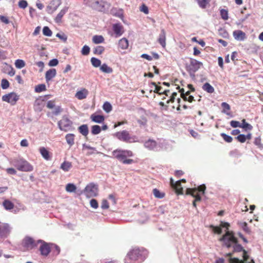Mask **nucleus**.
<instances>
[{
    "mask_svg": "<svg viewBox=\"0 0 263 263\" xmlns=\"http://www.w3.org/2000/svg\"><path fill=\"white\" fill-rule=\"evenodd\" d=\"M145 251L139 248H134L130 250L127 254L125 260L127 263H136L138 260L143 261L145 257L144 256Z\"/></svg>",
    "mask_w": 263,
    "mask_h": 263,
    "instance_id": "1",
    "label": "nucleus"
},
{
    "mask_svg": "<svg viewBox=\"0 0 263 263\" xmlns=\"http://www.w3.org/2000/svg\"><path fill=\"white\" fill-rule=\"evenodd\" d=\"M219 241H222L224 245L229 248L233 246L234 244L238 242V240L234 236V233L232 231H227L222 237L219 239Z\"/></svg>",
    "mask_w": 263,
    "mask_h": 263,
    "instance_id": "2",
    "label": "nucleus"
},
{
    "mask_svg": "<svg viewBox=\"0 0 263 263\" xmlns=\"http://www.w3.org/2000/svg\"><path fill=\"white\" fill-rule=\"evenodd\" d=\"M84 4L99 11H103L107 3L103 0H84Z\"/></svg>",
    "mask_w": 263,
    "mask_h": 263,
    "instance_id": "3",
    "label": "nucleus"
},
{
    "mask_svg": "<svg viewBox=\"0 0 263 263\" xmlns=\"http://www.w3.org/2000/svg\"><path fill=\"white\" fill-rule=\"evenodd\" d=\"M98 185L93 182L88 184L83 190V193L87 198L96 197L98 195Z\"/></svg>",
    "mask_w": 263,
    "mask_h": 263,
    "instance_id": "4",
    "label": "nucleus"
},
{
    "mask_svg": "<svg viewBox=\"0 0 263 263\" xmlns=\"http://www.w3.org/2000/svg\"><path fill=\"white\" fill-rule=\"evenodd\" d=\"M206 186L204 184L198 186L197 187L187 188L185 191V194L191 195L195 199L197 197H201V195H204Z\"/></svg>",
    "mask_w": 263,
    "mask_h": 263,
    "instance_id": "5",
    "label": "nucleus"
},
{
    "mask_svg": "<svg viewBox=\"0 0 263 263\" xmlns=\"http://www.w3.org/2000/svg\"><path fill=\"white\" fill-rule=\"evenodd\" d=\"M14 166L20 171L31 172L33 170V166L26 160L19 159L14 161Z\"/></svg>",
    "mask_w": 263,
    "mask_h": 263,
    "instance_id": "6",
    "label": "nucleus"
},
{
    "mask_svg": "<svg viewBox=\"0 0 263 263\" xmlns=\"http://www.w3.org/2000/svg\"><path fill=\"white\" fill-rule=\"evenodd\" d=\"M114 136L118 140L127 143L135 142V137L130 136L127 130H123L114 134Z\"/></svg>",
    "mask_w": 263,
    "mask_h": 263,
    "instance_id": "7",
    "label": "nucleus"
},
{
    "mask_svg": "<svg viewBox=\"0 0 263 263\" xmlns=\"http://www.w3.org/2000/svg\"><path fill=\"white\" fill-rule=\"evenodd\" d=\"M112 155L114 157L122 162L126 157H132L133 153L131 151L117 149L112 152Z\"/></svg>",
    "mask_w": 263,
    "mask_h": 263,
    "instance_id": "8",
    "label": "nucleus"
},
{
    "mask_svg": "<svg viewBox=\"0 0 263 263\" xmlns=\"http://www.w3.org/2000/svg\"><path fill=\"white\" fill-rule=\"evenodd\" d=\"M72 122L67 117L63 116L62 119L58 122V126L61 130L67 132L70 130Z\"/></svg>",
    "mask_w": 263,
    "mask_h": 263,
    "instance_id": "9",
    "label": "nucleus"
},
{
    "mask_svg": "<svg viewBox=\"0 0 263 263\" xmlns=\"http://www.w3.org/2000/svg\"><path fill=\"white\" fill-rule=\"evenodd\" d=\"M202 66V63L194 59H190L189 65L186 67L190 73H194Z\"/></svg>",
    "mask_w": 263,
    "mask_h": 263,
    "instance_id": "10",
    "label": "nucleus"
},
{
    "mask_svg": "<svg viewBox=\"0 0 263 263\" xmlns=\"http://www.w3.org/2000/svg\"><path fill=\"white\" fill-rule=\"evenodd\" d=\"M18 99L19 96L15 92H10L2 97V100L3 101L7 102L12 105H15Z\"/></svg>",
    "mask_w": 263,
    "mask_h": 263,
    "instance_id": "11",
    "label": "nucleus"
},
{
    "mask_svg": "<svg viewBox=\"0 0 263 263\" xmlns=\"http://www.w3.org/2000/svg\"><path fill=\"white\" fill-rule=\"evenodd\" d=\"M10 231L9 225L8 223H0V237H5L8 236Z\"/></svg>",
    "mask_w": 263,
    "mask_h": 263,
    "instance_id": "12",
    "label": "nucleus"
},
{
    "mask_svg": "<svg viewBox=\"0 0 263 263\" xmlns=\"http://www.w3.org/2000/svg\"><path fill=\"white\" fill-rule=\"evenodd\" d=\"M23 246L27 249H31L33 248L36 243L34 240L30 237H26L23 240Z\"/></svg>",
    "mask_w": 263,
    "mask_h": 263,
    "instance_id": "13",
    "label": "nucleus"
},
{
    "mask_svg": "<svg viewBox=\"0 0 263 263\" xmlns=\"http://www.w3.org/2000/svg\"><path fill=\"white\" fill-rule=\"evenodd\" d=\"M151 84L154 85L155 87V90L154 92L155 93H158L159 95H165L168 96L170 95V90H163L162 87L158 86L155 82H151Z\"/></svg>",
    "mask_w": 263,
    "mask_h": 263,
    "instance_id": "14",
    "label": "nucleus"
},
{
    "mask_svg": "<svg viewBox=\"0 0 263 263\" xmlns=\"http://www.w3.org/2000/svg\"><path fill=\"white\" fill-rule=\"evenodd\" d=\"M144 146L150 151H154L157 146V143L154 140L148 139L144 142Z\"/></svg>",
    "mask_w": 263,
    "mask_h": 263,
    "instance_id": "15",
    "label": "nucleus"
},
{
    "mask_svg": "<svg viewBox=\"0 0 263 263\" xmlns=\"http://www.w3.org/2000/svg\"><path fill=\"white\" fill-rule=\"evenodd\" d=\"M158 42L163 48L166 47V32L164 29L161 30V32L158 39Z\"/></svg>",
    "mask_w": 263,
    "mask_h": 263,
    "instance_id": "16",
    "label": "nucleus"
},
{
    "mask_svg": "<svg viewBox=\"0 0 263 263\" xmlns=\"http://www.w3.org/2000/svg\"><path fill=\"white\" fill-rule=\"evenodd\" d=\"M88 93V90L84 88L76 92L75 94V97L79 100H83L86 98Z\"/></svg>",
    "mask_w": 263,
    "mask_h": 263,
    "instance_id": "17",
    "label": "nucleus"
},
{
    "mask_svg": "<svg viewBox=\"0 0 263 263\" xmlns=\"http://www.w3.org/2000/svg\"><path fill=\"white\" fill-rule=\"evenodd\" d=\"M40 251L42 255L47 256L50 252V247L47 243H43L40 247Z\"/></svg>",
    "mask_w": 263,
    "mask_h": 263,
    "instance_id": "18",
    "label": "nucleus"
},
{
    "mask_svg": "<svg viewBox=\"0 0 263 263\" xmlns=\"http://www.w3.org/2000/svg\"><path fill=\"white\" fill-rule=\"evenodd\" d=\"M112 29L116 37L121 36L124 32L123 27L120 24H114Z\"/></svg>",
    "mask_w": 263,
    "mask_h": 263,
    "instance_id": "19",
    "label": "nucleus"
},
{
    "mask_svg": "<svg viewBox=\"0 0 263 263\" xmlns=\"http://www.w3.org/2000/svg\"><path fill=\"white\" fill-rule=\"evenodd\" d=\"M233 35L235 39L239 41H243L246 38L245 33L240 30H237L233 31Z\"/></svg>",
    "mask_w": 263,
    "mask_h": 263,
    "instance_id": "20",
    "label": "nucleus"
},
{
    "mask_svg": "<svg viewBox=\"0 0 263 263\" xmlns=\"http://www.w3.org/2000/svg\"><path fill=\"white\" fill-rule=\"evenodd\" d=\"M90 118L92 121L98 123H101L105 120V118L103 115H99L96 114H92Z\"/></svg>",
    "mask_w": 263,
    "mask_h": 263,
    "instance_id": "21",
    "label": "nucleus"
},
{
    "mask_svg": "<svg viewBox=\"0 0 263 263\" xmlns=\"http://www.w3.org/2000/svg\"><path fill=\"white\" fill-rule=\"evenodd\" d=\"M128 41L127 39L123 37L120 39L118 42V47L119 48L125 50L128 47Z\"/></svg>",
    "mask_w": 263,
    "mask_h": 263,
    "instance_id": "22",
    "label": "nucleus"
},
{
    "mask_svg": "<svg viewBox=\"0 0 263 263\" xmlns=\"http://www.w3.org/2000/svg\"><path fill=\"white\" fill-rule=\"evenodd\" d=\"M57 73V71L55 69H50L47 70L45 74V78L47 81H49L51 80L52 78H53Z\"/></svg>",
    "mask_w": 263,
    "mask_h": 263,
    "instance_id": "23",
    "label": "nucleus"
},
{
    "mask_svg": "<svg viewBox=\"0 0 263 263\" xmlns=\"http://www.w3.org/2000/svg\"><path fill=\"white\" fill-rule=\"evenodd\" d=\"M83 150H87V152L86 153V155L87 156H89L92 154H94L96 153L97 150L96 148L93 147H91L89 145H86L84 144L83 145Z\"/></svg>",
    "mask_w": 263,
    "mask_h": 263,
    "instance_id": "24",
    "label": "nucleus"
},
{
    "mask_svg": "<svg viewBox=\"0 0 263 263\" xmlns=\"http://www.w3.org/2000/svg\"><path fill=\"white\" fill-rule=\"evenodd\" d=\"M40 152L42 157L46 160H49L51 159L49 151L44 147H41L40 148Z\"/></svg>",
    "mask_w": 263,
    "mask_h": 263,
    "instance_id": "25",
    "label": "nucleus"
},
{
    "mask_svg": "<svg viewBox=\"0 0 263 263\" xmlns=\"http://www.w3.org/2000/svg\"><path fill=\"white\" fill-rule=\"evenodd\" d=\"M173 189L175 190V192L177 194H183V187L181 185V181H176L174 184Z\"/></svg>",
    "mask_w": 263,
    "mask_h": 263,
    "instance_id": "26",
    "label": "nucleus"
},
{
    "mask_svg": "<svg viewBox=\"0 0 263 263\" xmlns=\"http://www.w3.org/2000/svg\"><path fill=\"white\" fill-rule=\"evenodd\" d=\"M68 9V7H65L62 9L61 11L58 13L55 18V21L57 23H60L61 22L63 16L67 12Z\"/></svg>",
    "mask_w": 263,
    "mask_h": 263,
    "instance_id": "27",
    "label": "nucleus"
},
{
    "mask_svg": "<svg viewBox=\"0 0 263 263\" xmlns=\"http://www.w3.org/2000/svg\"><path fill=\"white\" fill-rule=\"evenodd\" d=\"M3 205L6 210H11L14 207V203L8 199H6L3 201Z\"/></svg>",
    "mask_w": 263,
    "mask_h": 263,
    "instance_id": "28",
    "label": "nucleus"
},
{
    "mask_svg": "<svg viewBox=\"0 0 263 263\" xmlns=\"http://www.w3.org/2000/svg\"><path fill=\"white\" fill-rule=\"evenodd\" d=\"M79 132L84 136H87L88 134V127L87 125L83 124L78 128Z\"/></svg>",
    "mask_w": 263,
    "mask_h": 263,
    "instance_id": "29",
    "label": "nucleus"
},
{
    "mask_svg": "<svg viewBox=\"0 0 263 263\" xmlns=\"http://www.w3.org/2000/svg\"><path fill=\"white\" fill-rule=\"evenodd\" d=\"M100 69L103 72L106 73H111L113 71V69L111 67H109L106 64H103L100 67Z\"/></svg>",
    "mask_w": 263,
    "mask_h": 263,
    "instance_id": "30",
    "label": "nucleus"
},
{
    "mask_svg": "<svg viewBox=\"0 0 263 263\" xmlns=\"http://www.w3.org/2000/svg\"><path fill=\"white\" fill-rule=\"evenodd\" d=\"M71 167V162L65 161L61 164L60 168L65 172H68Z\"/></svg>",
    "mask_w": 263,
    "mask_h": 263,
    "instance_id": "31",
    "label": "nucleus"
},
{
    "mask_svg": "<svg viewBox=\"0 0 263 263\" xmlns=\"http://www.w3.org/2000/svg\"><path fill=\"white\" fill-rule=\"evenodd\" d=\"M67 143L71 146L74 143V135L72 134H67L65 136Z\"/></svg>",
    "mask_w": 263,
    "mask_h": 263,
    "instance_id": "32",
    "label": "nucleus"
},
{
    "mask_svg": "<svg viewBox=\"0 0 263 263\" xmlns=\"http://www.w3.org/2000/svg\"><path fill=\"white\" fill-rule=\"evenodd\" d=\"M179 92L181 93V98H183V99L184 101H187L191 103L194 100V97L192 96H189L188 97L185 96V95H184V90L183 88L180 89Z\"/></svg>",
    "mask_w": 263,
    "mask_h": 263,
    "instance_id": "33",
    "label": "nucleus"
},
{
    "mask_svg": "<svg viewBox=\"0 0 263 263\" xmlns=\"http://www.w3.org/2000/svg\"><path fill=\"white\" fill-rule=\"evenodd\" d=\"M137 122L140 126H145L147 124V120L145 115L140 116V118L137 119Z\"/></svg>",
    "mask_w": 263,
    "mask_h": 263,
    "instance_id": "34",
    "label": "nucleus"
},
{
    "mask_svg": "<svg viewBox=\"0 0 263 263\" xmlns=\"http://www.w3.org/2000/svg\"><path fill=\"white\" fill-rule=\"evenodd\" d=\"M202 89L210 93L214 92V88L209 83H205L202 86Z\"/></svg>",
    "mask_w": 263,
    "mask_h": 263,
    "instance_id": "35",
    "label": "nucleus"
},
{
    "mask_svg": "<svg viewBox=\"0 0 263 263\" xmlns=\"http://www.w3.org/2000/svg\"><path fill=\"white\" fill-rule=\"evenodd\" d=\"M153 193L154 196L157 198H163L165 196L164 192H161L158 189H154L153 190Z\"/></svg>",
    "mask_w": 263,
    "mask_h": 263,
    "instance_id": "36",
    "label": "nucleus"
},
{
    "mask_svg": "<svg viewBox=\"0 0 263 263\" xmlns=\"http://www.w3.org/2000/svg\"><path fill=\"white\" fill-rule=\"evenodd\" d=\"M92 42L95 44H100L103 43L104 41V39L102 35H94L92 37Z\"/></svg>",
    "mask_w": 263,
    "mask_h": 263,
    "instance_id": "37",
    "label": "nucleus"
},
{
    "mask_svg": "<svg viewBox=\"0 0 263 263\" xmlns=\"http://www.w3.org/2000/svg\"><path fill=\"white\" fill-rule=\"evenodd\" d=\"M65 190L69 193L75 192L77 190V187L73 183H68L66 186Z\"/></svg>",
    "mask_w": 263,
    "mask_h": 263,
    "instance_id": "38",
    "label": "nucleus"
},
{
    "mask_svg": "<svg viewBox=\"0 0 263 263\" xmlns=\"http://www.w3.org/2000/svg\"><path fill=\"white\" fill-rule=\"evenodd\" d=\"M240 127L243 128L246 130H251L253 129V126L251 124L247 123L246 122V120L245 119H243L242 120V124H241Z\"/></svg>",
    "mask_w": 263,
    "mask_h": 263,
    "instance_id": "39",
    "label": "nucleus"
},
{
    "mask_svg": "<svg viewBox=\"0 0 263 263\" xmlns=\"http://www.w3.org/2000/svg\"><path fill=\"white\" fill-rule=\"evenodd\" d=\"M15 67L18 69H21L25 66V62L23 60L18 59L15 60L14 63Z\"/></svg>",
    "mask_w": 263,
    "mask_h": 263,
    "instance_id": "40",
    "label": "nucleus"
},
{
    "mask_svg": "<svg viewBox=\"0 0 263 263\" xmlns=\"http://www.w3.org/2000/svg\"><path fill=\"white\" fill-rule=\"evenodd\" d=\"M6 70L7 74L11 77L13 76L15 73V71L12 66L8 64H6Z\"/></svg>",
    "mask_w": 263,
    "mask_h": 263,
    "instance_id": "41",
    "label": "nucleus"
},
{
    "mask_svg": "<svg viewBox=\"0 0 263 263\" xmlns=\"http://www.w3.org/2000/svg\"><path fill=\"white\" fill-rule=\"evenodd\" d=\"M221 107H222L223 110L222 112L228 115H229L230 114L228 111H229L231 109L230 106L226 102H223L221 103Z\"/></svg>",
    "mask_w": 263,
    "mask_h": 263,
    "instance_id": "42",
    "label": "nucleus"
},
{
    "mask_svg": "<svg viewBox=\"0 0 263 263\" xmlns=\"http://www.w3.org/2000/svg\"><path fill=\"white\" fill-rule=\"evenodd\" d=\"M91 64L95 67H98L101 66V62L100 60L96 58H91L90 60Z\"/></svg>",
    "mask_w": 263,
    "mask_h": 263,
    "instance_id": "43",
    "label": "nucleus"
},
{
    "mask_svg": "<svg viewBox=\"0 0 263 263\" xmlns=\"http://www.w3.org/2000/svg\"><path fill=\"white\" fill-rule=\"evenodd\" d=\"M238 224L246 233H250L251 232L246 222H240L238 223Z\"/></svg>",
    "mask_w": 263,
    "mask_h": 263,
    "instance_id": "44",
    "label": "nucleus"
},
{
    "mask_svg": "<svg viewBox=\"0 0 263 263\" xmlns=\"http://www.w3.org/2000/svg\"><path fill=\"white\" fill-rule=\"evenodd\" d=\"M101 131V128L100 126L95 125L91 127V133L93 135L99 134Z\"/></svg>",
    "mask_w": 263,
    "mask_h": 263,
    "instance_id": "45",
    "label": "nucleus"
},
{
    "mask_svg": "<svg viewBox=\"0 0 263 263\" xmlns=\"http://www.w3.org/2000/svg\"><path fill=\"white\" fill-rule=\"evenodd\" d=\"M105 48L103 46H98L95 48L93 53L96 54H101L104 51Z\"/></svg>",
    "mask_w": 263,
    "mask_h": 263,
    "instance_id": "46",
    "label": "nucleus"
},
{
    "mask_svg": "<svg viewBox=\"0 0 263 263\" xmlns=\"http://www.w3.org/2000/svg\"><path fill=\"white\" fill-rule=\"evenodd\" d=\"M103 109L107 113H108L112 110V106L109 102H105L103 105Z\"/></svg>",
    "mask_w": 263,
    "mask_h": 263,
    "instance_id": "47",
    "label": "nucleus"
},
{
    "mask_svg": "<svg viewBox=\"0 0 263 263\" xmlns=\"http://www.w3.org/2000/svg\"><path fill=\"white\" fill-rule=\"evenodd\" d=\"M46 86L45 84H39L35 86V91L36 92H41L46 90Z\"/></svg>",
    "mask_w": 263,
    "mask_h": 263,
    "instance_id": "48",
    "label": "nucleus"
},
{
    "mask_svg": "<svg viewBox=\"0 0 263 263\" xmlns=\"http://www.w3.org/2000/svg\"><path fill=\"white\" fill-rule=\"evenodd\" d=\"M43 33L45 36H51L52 33L48 27L45 26L43 28Z\"/></svg>",
    "mask_w": 263,
    "mask_h": 263,
    "instance_id": "49",
    "label": "nucleus"
},
{
    "mask_svg": "<svg viewBox=\"0 0 263 263\" xmlns=\"http://www.w3.org/2000/svg\"><path fill=\"white\" fill-rule=\"evenodd\" d=\"M220 15L223 20H227L229 18L228 10L223 9L220 10Z\"/></svg>",
    "mask_w": 263,
    "mask_h": 263,
    "instance_id": "50",
    "label": "nucleus"
},
{
    "mask_svg": "<svg viewBox=\"0 0 263 263\" xmlns=\"http://www.w3.org/2000/svg\"><path fill=\"white\" fill-rule=\"evenodd\" d=\"M233 247L234 252H241L242 251H243V247L241 246V245L238 244V242H236V243L234 244L232 246Z\"/></svg>",
    "mask_w": 263,
    "mask_h": 263,
    "instance_id": "51",
    "label": "nucleus"
},
{
    "mask_svg": "<svg viewBox=\"0 0 263 263\" xmlns=\"http://www.w3.org/2000/svg\"><path fill=\"white\" fill-rule=\"evenodd\" d=\"M221 136L222 137L223 140L227 142L231 143L233 140V138L230 136H229L224 133H221Z\"/></svg>",
    "mask_w": 263,
    "mask_h": 263,
    "instance_id": "52",
    "label": "nucleus"
},
{
    "mask_svg": "<svg viewBox=\"0 0 263 263\" xmlns=\"http://www.w3.org/2000/svg\"><path fill=\"white\" fill-rule=\"evenodd\" d=\"M90 52V48L87 45H84L81 50V53L82 55H87Z\"/></svg>",
    "mask_w": 263,
    "mask_h": 263,
    "instance_id": "53",
    "label": "nucleus"
},
{
    "mask_svg": "<svg viewBox=\"0 0 263 263\" xmlns=\"http://www.w3.org/2000/svg\"><path fill=\"white\" fill-rule=\"evenodd\" d=\"M9 82L5 79H3L1 82V87L3 89H6L9 87Z\"/></svg>",
    "mask_w": 263,
    "mask_h": 263,
    "instance_id": "54",
    "label": "nucleus"
},
{
    "mask_svg": "<svg viewBox=\"0 0 263 263\" xmlns=\"http://www.w3.org/2000/svg\"><path fill=\"white\" fill-rule=\"evenodd\" d=\"M210 227L212 228L213 231L214 233L220 234L222 233V230L220 227H215L213 225H211Z\"/></svg>",
    "mask_w": 263,
    "mask_h": 263,
    "instance_id": "55",
    "label": "nucleus"
},
{
    "mask_svg": "<svg viewBox=\"0 0 263 263\" xmlns=\"http://www.w3.org/2000/svg\"><path fill=\"white\" fill-rule=\"evenodd\" d=\"M140 10L145 14H147L149 12L148 7L144 4H142V5L140 6Z\"/></svg>",
    "mask_w": 263,
    "mask_h": 263,
    "instance_id": "56",
    "label": "nucleus"
},
{
    "mask_svg": "<svg viewBox=\"0 0 263 263\" xmlns=\"http://www.w3.org/2000/svg\"><path fill=\"white\" fill-rule=\"evenodd\" d=\"M236 139L240 143H244L246 141V135L243 134L239 135L236 137Z\"/></svg>",
    "mask_w": 263,
    "mask_h": 263,
    "instance_id": "57",
    "label": "nucleus"
},
{
    "mask_svg": "<svg viewBox=\"0 0 263 263\" xmlns=\"http://www.w3.org/2000/svg\"><path fill=\"white\" fill-rule=\"evenodd\" d=\"M254 143L259 148L262 147V144H261V140L260 137L255 138Z\"/></svg>",
    "mask_w": 263,
    "mask_h": 263,
    "instance_id": "58",
    "label": "nucleus"
},
{
    "mask_svg": "<svg viewBox=\"0 0 263 263\" xmlns=\"http://www.w3.org/2000/svg\"><path fill=\"white\" fill-rule=\"evenodd\" d=\"M28 6L27 2L25 0H21L18 2V6L21 8L25 9Z\"/></svg>",
    "mask_w": 263,
    "mask_h": 263,
    "instance_id": "59",
    "label": "nucleus"
},
{
    "mask_svg": "<svg viewBox=\"0 0 263 263\" xmlns=\"http://www.w3.org/2000/svg\"><path fill=\"white\" fill-rule=\"evenodd\" d=\"M230 125L233 128L240 127L241 124L239 121L232 120L230 122Z\"/></svg>",
    "mask_w": 263,
    "mask_h": 263,
    "instance_id": "60",
    "label": "nucleus"
},
{
    "mask_svg": "<svg viewBox=\"0 0 263 263\" xmlns=\"http://www.w3.org/2000/svg\"><path fill=\"white\" fill-rule=\"evenodd\" d=\"M90 205L94 209H97L98 208V203L97 200L92 199L90 201Z\"/></svg>",
    "mask_w": 263,
    "mask_h": 263,
    "instance_id": "61",
    "label": "nucleus"
},
{
    "mask_svg": "<svg viewBox=\"0 0 263 263\" xmlns=\"http://www.w3.org/2000/svg\"><path fill=\"white\" fill-rule=\"evenodd\" d=\"M177 96V92H174L172 93L170 99H168L166 101V103L168 104L170 102H174L175 97Z\"/></svg>",
    "mask_w": 263,
    "mask_h": 263,
    "instance_id": "62",
    "label": "nucleus"
},
{
    "mask_svg": "<svg viewBox=\"0 0 263 263\" xmlns=\"http://www.w3.org/2000/svg\"><path fill=\"white\" fill-rule=\"evenodd\" d=\"M109 207L108 201L106 200H103L101 203V208L103 209H107Z\"/></svg>",
    "mask_w": 263,
    "mask_h": 263,
    "instance_id": "63",
    "label": "nucleus"
},
{
    "mask_svg": "<svg viewBox=\"0 0 263 263\" xmlns=\"http://www.w3.org/2000/svg\"><path fill=\"white\" fill-rule=\"evenodd\" d=\"M229 262L230 263H244V261H240L237 258H230Z\"/></svg>",
    "mask_w": 263,
    "mask_h": 263,
    "instance_id": "64",
    "label": "nucleus"
}]
</instances>
